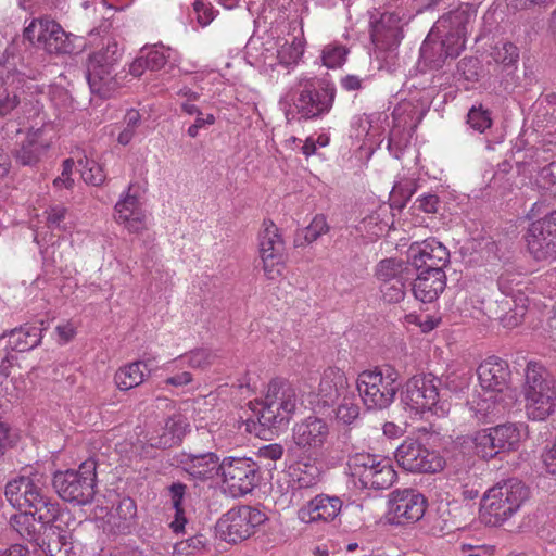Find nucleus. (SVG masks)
Masks as SVG:
<instances>
[{
  "instance_id": "55",
  "label": "nucleus",
  "mask_w": 556,
  "mask_h": 556,
  "mask_svg": "<svg viewBox=\"0 0 556 556\" xmlns=\"http://www.w3.org/2000/svg\"><path fill=\"white\" fill-rule=\"evenodd\" d=\"M380 291L383 299L389 303H397L404 299V285L402 279H395L391 282H381Z\"/></svg>"
},
{
  "instance_id": "10",
  "label": "nucleus",
  "mask_w": 556,
  "mask_h": 556,
  "mask_svg": "<svg viewBox=\"0 0 556 556\" xmlns=\"http://www.w3.org/2000/svg\"><path fill=\"white\" fill-rule=\"evenodd\" d=\"M53 486L59 496L66 502L85 505L92 501L96 486V463L88 459L78 470L58 471L53 477Z\"/></svg>"
},
{
  "instance_id": "19",
  "label": "nucleus",
  "mask_w": 556,
  "mask_h": 556,
  "mask_svg": "<svg viewBox=\"0 0 556 556\" xmlns=\"http://www.w3.org/2000/svg\"><path fill=\"white\" fill-rule=\"evenodd\" d=\"M300 87L295 106L303 117H318L331 110L336 97L332 83L317 77H305L300 80Z\"/></svg>"
},
{
  "instance_id": "62",
  "label": "nucleus",
  "mask_w": 556,
  "mask_h": 556,
  "mask_svg": "<svg viewBox=\"0 0 556 556\" xmlns=\"http://www.w3.org/2000/svg\"><path fill=\"white\" fill-rule=\"evenodd\" d=\"M185 492H186V485L182 483L177 482V483H173L169 486L170 501H172L173 508L175 510L182 509L181 503H182V500L185 496Z\"/></svg>"
},
{
  "instance_id": "57",
  "label": "nucleus",
  "mask_w": 556,
  "mask_h": 556,
  "mask_svg": "<svg viewBox=\"0 0 556 556\" xmlns=\"http://www.w3.org/2000/svg\"><path fill=\"white\" fill-rule=\"evenodd\" d=\"M536 184L543 189H552L555 187L556 192V161L549 163L539 172Z\"/></svg>"
},
{
  "instance_id": "14",
  "label": "nucleus",
  "mask_w": 556,
  "mask_h": 556,
  "mask_svg": "<svg viewBox=\"0 0 556 556\" xmlns=\"http://www.w3.org/2000/svg\"><path fill=\"white\" fill-rule=\"evenodd\" d=\"M257 251L264 276L268 280L279 279L286 268V242L279 227L265 219L257 235Z\"/></svg>"
},
{
  "instance_id": "15",
  "label": "nucleus",
  "mask_w": 556,
  "mask_h": 556,
  "mask_svg": "<svg viewBox=\"0 0 556 556\" xmlns=\"http://www.w3.org/2000/svg\"><path fill=\"white\" fill-rule=\"evenodd\" d=\"M394 458L402 469L412 473H437L446 466V460L439 451L431 450L413 438L405 439L396 447Z\"/></svg>"
},
{
  "instance_id": "17",
  "label": "nucleus",
  "mask_w": 556,
  "mask_h": 556,
  "mask_svg": "<svg viewBox=\"0 0 556 556\" xmlns=\"http://www.w3.org/2000/svg\"><path fill=\"white\" fill-rule=\"evenodd\" d=\"M428 507L427 497L416 489H396L388 496L386 521L392 526H409L419 521Z\"/></svg>"
},
{
  "instance_id": "45",
  "label": "nucleus",
  "mask_w": 556,
  "mask_h": 556,
  "mask_svg": "<svg viewBox=\"0 0 556 556\" xmlns=\"http://www.w3.org/2000/svg\"><path fill=\"white\" fill-rule=\"evenodd\" d=\"M346 55L348 49L343 45L331 42L323 48L320 59L324 66L334 70L345 63Z\"/></svg>"
},
{
  "instance_id": "41",
  "label": "nucleus",
  "mask_w": 556,
  "mask_h": 556,
  "mask_svg": "<svg viewBox=\"0 0 556 556\" xmlns=\"http://www.w3.org/2000/svg\"><path fill=\"white\" fill-rule=\"evenodd\" d=\"M188 428L189 424L184 416L177 415L169 418L165 424L164 433L160 438L157 445L161 447H170L178 444L188 431Z\"/></svg>"
},
{
  "instance_id": "27",
  "label": "nucleus",
  "mask_w": 556,
  "mask_h": 556,
  "mask_svg": "<svg viewBox=\"0 0 556 556\" xmlns=\"http://www.w3.org/2000/svg\"><path fill=\"white\" fill-rule=\"evenodd\" d=\"M349 379L343 369L329 366L324 369L317 391L318 405L330 407L339 402L340 397L351 391Z\"/></svg>"
},
{
  "instance_id": "43",
  "label": "nucleus",
  "mask_w": 556,
  "mask_h": 556,
  "mask_svg": "<svg viewBox=\"0 0 556 556\" xmlns=\"http://www.w3.org/2000/svg\"><path fill=\"white\" fill-rule=\"evenodd\" d=\"M416 191V180L406 173L400 174L390 192L391 206L403 207Z\"/></svg>"
},
{
  "instance_id": "26",
  "label": "nucleus",
  "mask_w": 556,
  "mask_h": 556,
  "mask_svg": "<svg viewBox=\"0 0 556 556\" xmlns=\"http://www.w3.org/2000/svg\"><path fill=\"white\" fill-rule=\"evenodd\" d=\"M412 265L418 270H443L448 263L447 249L434 238H429L409 248Z\"/></svg>"
},
{
  "instance_id": "31",
  "label": "nucleus",
  "mask_w": 556,
  "mask_h": 556,
  "mask_svg": "<svg viewBox=\"0 0 556 556\" xmlns=\"http://www.w3.org/2000/svg\"><path fill=\"white\" fill-rule=\"evenodd\" d=\"M51 142L52 138L47 136L45 127L30 129L15 152L16 162L24 166L36 164L50 148Z\"/></svg>"
},
{
  "instance_id": "39",
  "label": "nucleus",
  "mask_w": 556,
  "mask_h": 556,
  "mask_svg": "<svg viewBox=\"0 0 556 556\" xmlns=\"http://www.w3.org/2000/svg\"><path fill=\"white\" fill-rule=\"evenodd\" d=\"M256 40H251L247 46V53L253 59V64L257 67L274 68L279 64L278 54L276 50V41L267 40L261 43V51L258 52Z\"/></svg>"
},
{
  "instance_id": "6",
  "label": "nucleus",
  "mask_w": 556,
  "mask_h": 556,
  "mask_svg": "<svg viewBox=\"0 0 556 556\" xmlns=\"http://www.w3.org/2000/svg\"><path fill=\"white\" fill-rule=\"evenodd\" d=\"M525 410L532 420H545L556 407V381L538 362H529L522 386Z\"/></svg>"
},
{
  "instance_id": "64",
  "label": "nucleus",
  "mask_w": 556,
  "mask_h": 556,
  "mask_svg": "<svg viewBox=\"0 0 556 556\" xmlns=\"http://www.w3.org/2000/svg\"><path fill=\"white\" fill-rule=\"evenodd\" d=\"M532 224H541L546 229L543 230V232L547 233L549 238L554 237V233H556V211L549 213L545 217L538 219L533 222Z\"/></svg>"
},
{
  "instance_id": "36",
  "label": "nucleus",
  "mask_w": 556,
  "mask_h": 556,
  "mask_svg": "<svg viewBox=\"0 0 556 556\" xmlns=\"http://www.w3.org/2000/svg\"><path fill=\"white\" fill-rule=\"evenodd\" d=\"M23 83V77L17 74H8L5 78H0V117L13 112L18 103V89Z\"/></svg>"
},
{
  "instance_id": "61",
  "label": "nucleus",
  "mask_w": 556,
  "mask_h": 556,
  "mask_svg": "<svg viewBox=\"0 0 556 556\" xmlns=\"http://www.w3.org/2000/svg\"><path fill=\"white\" fill-rule=\"evenodd\" d=\"M416 205L426 213H435L439 207V198L434 194H426L416 200Z\"/></svg>"
},
{
  "instance_id": "38",
  "label": "nucleus",
  "mask_w": 556,
  "mask_h": 556,
  "mask_svg": "<svg viewBox=\"0 0 556 556\" xmlns=\"http://www.w3.org/2000/svg\"><path fill=\"white\" fill-rule=\"evenodd\" d=\"M146 58V65L151 71H159L166 64L174 66L179 61L177 51L163 45H155L151 48H143L141 50Z\"/></svg>"
},
{
  "instance_id": "13",
  "label": "nucleus",
  "mask_w": 556,
  "mask_h": 556,
  "mask_svg": "<svg viewBox=\"0 0 556 556\" xmlns=\"http://www.w3.org/2000/svg\"><path fill=\"white\" fill-rule=\"evenodd\" d=\"M24 37L50 54H71L80 45L77 36L66 33L62 26L48 17L34 18L24 29Z\"/></svg>"
},
{
  "instance_id": "16",
  "label": "nucleus",
  "mask_w": 556,
  "mask_h": 556,
  "mask_svg": "<svg viewBox=\"0 0 556 556\" xmlns=\"http://www.w3.org/2000/svg\"><path fill=\"white\" fill-rule=\"evenodd\" d=\"M265 514L250 506L232 508L224 514L215 526L216 536L228 543H239L250 538L256 527L264 523Z\"/></svg>"
},
{
  "instance_id": "52",
  "label": "nucleus",
  "mask_w": 556,
  "mask_h": 556,
  "mask_svg": "<svg viewBox=\"0 0 556 556\" xmlns=\"http://www.w3.org/2000/svg\"><path fill=\"white\" fill-rule=\"evenodd\" d=\"M468 125L478 132H484L492 125L490 113L482 106H472L467 115Z\"/></svg>"
},
{
  "instance_id": "20",
  "label": "nucleus",
  "mask_w": 556,
  "mask_h": 556,
  "mask_svg": "<svg viewBox=\"0 0 556 556\" xmlns=\"http://www.w3.org/2000/svg\"><path fill=\"white\" fill-rule=\"evenodd\" d=\"M223 483L233 497L250 493L257 484L258 466L247 457H225L218 466Z\"/></svg>"
},
{
  "instance_id": "11",
  "label": "nucleus",
  "mask_w": 556,
  "mask_h": 556,
  "mask_svg": "<svg viewBox=\"0 0 556 556\" xmlns=\"http://www.w3.org/2000/svg\"><path fill=\"white\" fill-rule=\"evenodd\" d=\"M122 52L115 40L109 39L104 49L89 56L87 63V80L92 93L109 98L118 88L113 72Z\"/></svg>"
},
{
  "instance_id": "24",
  "label": "nucleus",
  "mask_w": 556,
  "mask_h": 556,
  "mask_svg": "<svg viewBox=\"0 0 556 556\" xmlns=\"http://www.w3.org/2000/svg\"><path fill=\"white\" fill-rule=\"evenodd\" d=\"M342 506L340 497L318 494L298 509L296 518L305 525L330 523L339 517Z\"/></svg>"
},
{
  "instance_id": "54",
  "label": "nucleus",
  "mask_w": 556,
  "mask_h": 556,
  "mask_svg": "<svg viewBox=\"0 0 556 556\" xmlns=\"http://www.w3.org/2000/svg\"><path fill=\"white\" fill-rule=\"evenodd\" d=\"M125 119L126 125L117 136V141L122 146H127L132 140L140 123V114L135 110H130L127 112Z\"/></svg>"
},
{
  "instance_id": "25",
  "label": "nucleus",
  "mask_w": 556,
  "mask_h": 556,
  "mask_svg": "<svg viewBox=\"0 0 556 556\" xmlns=\"http://www.w3.org/2000/svg\"><path fill=\"white\" fill-rule=\"evenodd\" d=\"M388 126V116L383 113L363 114L354 118L351 136L361 142V149L372 153L382 142Z\"/></svg>"
},
{
  "instance_id": "59",
  "label": "nucleus",
  "mask_w": 556,
  "mask_h": 556,
  "mask_svg": "<svg viewBox=\"0 0 556 556\" xmlns=\"http://www.w3.org/2000/svg\"><path fill=\"white\" fill-rule=\"evenodd\" d=\"M74 168V161L71 159H67L63 162V170L61 176L56 177L53 180V185L58 189H70L72 188L74 180L72 179L71 175Z\"/></svg>"
},
{
  "instance_id": "30",
  "label": "nucleus",
  "mask_w": 556,
  "mask_h": 556,
  "mask_svg": "<svg viewBox=\"0 0 556 556\" xmlns=\"http://www.w3.org/2000/svg\"><path fill=\"white\" fill-rule=\"evenodd\" d=\"M402 39L400 20L393 13H383L371 25V40L378 50H393Z\"/></svg>"
},
{
  "instance_id": "33",
  "label": "nucleus",
  "mask_w": 556,
  "mask_h": 556,
  "mask_svg": "<svg viewBox=\"0 0 556 556\" xmlns=\"http://www.w3.org/2000/svg\"><path fill=\"white\" fill-rule=\"evenodd\" d=\"M439 34L438 30L432 28L420 48V59L430 68H439L447 58H455L446 53L447 42L445 36L443 40L437 41ZM448 43H452V40H448Z\"/></svg>"
},
{
  "instance_id": "53",
  "label": "nucleus",
  "mask_w": 556,
  "mask_h": 556,
  "mask_svg": "<svg viewBox=\"0 0 556 556\" xmlns=\"http://www.w3.org/2000/svg\"><path fill=\"white\" fill-rule=\"evenodd\" d=\"M47 226L50 229L67 231L70 228L64 224L67 215V208L63 205H51L46 211Z\"/></svg>"
},
{
  "instance_id": "4",
  "label": "nucleus",
  "mask_w": 556,
  "mask_h": 556,
  "mask_svg": "<svg viewBox=\"0 0 556 556\" xmlns=\"http://www.w3.org/2000/svg\"><path fill=\"white\" fill-rule=\"evenodd\" d=\"M441 381L432 374H417L410 377L401 391L403 408L413 419H422L426 414L443 417L451 404L441 395Z\"/></svg>"
},
{
  "instance_id": "2",
  "label": "nucleus",
  "mask_w": 556,
  "mask_h": 556,
  "mask_svg": "<svg viewBox=\"0 0 556 556\" xmlns=\"http://www.w3.org/2000/svg\"><path fill=\"white\" fill-rule=\"evenodd\" d=\"M477 375L481 392L469 405L473 416L484 420L504 412L508 405L506 399H513L509 365L497 356H490L479 365Z\"/></svg>"
},
{
  "instance_id": "8",
  "label": "nucleus",
  "mask_w": 556,
  "mask_h": 556,
  "mask_svg": "<svg viewBox=\"0 0 556 556\" xmlns=\"http://www.w3.org/2000/svg\"><path fill=\"white\" fill-rule=\"evenodd\" d=\"M401 375L390 365L375 366L361 371L356 379L358 394L368 409H386L395 400Z\"/></svg>"
},
{
  "instance_id": "63",
  "label": "nucleus",
  "mask_w": 556,
  "mask_h": 556,
  "mask_svg": "<svg viewBox=\"0 0 556 556\" xmlns=\"http://www.w3.org/2000/svg\"><path fill=\"white\" fill-rule=\"evenodd\" d=\"M117 513L125 520L132 519L137 514L135 502L129 497L122 498L117 506Z\"/></svg>"
},
{
  "instance_id": "29",
  "label": "nucleus",
  "mask_w": 556,
  "mask_h": 556,
  "mask_svg": "<svg viewBox=\"0 0 556 556\" xmlns=\"http://www.w3.org/2000/svg\"><path fill=\"white\" fill-rule=\"evenodd\" d=\"M8 501L12 506L23 511L11 518V526L21 535V538L29 542H34L37 545L40 539L46 534V530L49 528L51 522H43L40 520L38 514L35 513V507L18 506L10 498H8Z\"/></svg>"
},
{
  "instance_id": "48",
  "label": "nucleus",
  "mask_w": 556,
  "mask_h": 556,
  "mask_svg": "<svg viewBox=\"0 0 556 556\" xmlns=\"http://www.w3.org/2000/svg\"><path fill=\"white\" fill-rule=\"evenodd\" d=\"M403 264L394 258L382 260L376 267V277L380 282H391L401 278Z\"/></svg>"
},
{
  "instance_id": "21",
  "label": "nucleus",
  "mask_w": 556,
  "mask_h": 556,
  "mask_svg": "<svg viewBox=\"0 0 556 556\" xmlns=\"http://www.w3.org/2000/svg\"><path fill=\"white\" fill-rule=\"evenodd\" d=\"M42 328L24 325L0 336V374L8 377L17 359L13 352L23 353L37 348L42 340Z\"/></svg>"
},
{
  "instance_id": "58",
  "label": "nucleus",
  "mask_w": 556,
  "mask_h": 556,
  "mask_svg": "<svg viewBox=\"0 0 556 556\" xmlns=\"http://www.w3.org/2000/svg\"><path fill=\"white\" fill-rule=\"evenodd\" d=\"M77 326L74 321L67 320L59 324L55 327L56 341L59 344L64 345L72 341L76 336Z\"/></svg>"
},
{
  "instance_id": "42",
  "label": "nucleus",
  "mask_w": 556,
  "mask_h": 556,
  "mask_svg": "<svg viewBox=\"0 0 556 556\" xmlns=\"http://www.w3.org/2000/svg\"><path fill=\"white\" fill-rule=\"evenodd\" d=\"M336 404L337 408L334 413L336 419L339 424L350 426L358 419L361 407L353 390L340 397L339 402Z\"/></svg>"
},
{
  "instance_id": "34",
  "label": "nucleus",
  "mask_w": 556,
  "mask_h": 556,
  "mask_svg": "<svg viewBox=\"0 0 556 556\" xmlns=\"http://www.w3.org/2000/svg\"><path fill=\"white\" fill-rule=\"evenodd\" d=\"M148 363L146 361H135L121 366L114 375V383L121 391L131 390L147 378Z\"/></svg>"
},
{
  "instance_id": "46",
  "label": "nucleus",
  "mask_w": 556,
  "mask_h": 556,
  "mask_svg": "<svg viewBox=\"0 0 556 556\" xmlns=\"http://www.w3.org/2000/svg\"><path fill=\"white\" fill-rule=\"evenodd\" d=\"M388 224L380 218V214L372 212L358 223L356 229L367 239L375 240L384 232Z\"/></svg>"
},
{
  "instance_id": "7",
  "label": "nucleus",
  "mask_w": 556,
  "mask_h": 556,
  "mask_svg": "<svg viewBox=\"0 0 556 556\" xmlns=\"http://www.w3.org/2000/svg\"><path fill=\"white\" fill-rule=\"evenodd\" d=\"M528 498V489L517 480L509 479L490 488L480 504V519L490 527H498L510 519Z\"/></svg>"
},
{
  "instance_id": "60",
  "label": "nucleus",
  "mask_w": 556,
  "mask_h": 556,
  "mask_svg": "<svg viewBox=\"0 0 556 556\" xmlns=\"http://www.w3.org/2000/svg\"><path fill=\"white\" fill-rule=\"evenodd\" d=\"M214 123L215 116L213 114H207L206 116H204L202 113H199V116H197L195 122L187 129V134L191 138H195L199 135V130L201 128L211 126Z\"/></svg>"
},
{
  "instance_id": "22",
  "label": "nucleus",
  "mask_w": 556,
  "mask_h": 556,
  "mask_svg": "<svg viewBox=\"0 0 556 556\" xmlns=\"http://www.w3.org/2000/svg\"><path fill=\"white\" fill-rule=\"evenodd\" d=\"M476 17V9L469 3L460 4L456 10L448 12L438 20L432 27L438 33H444L447 43L446 53L452 56H458L465 48L468 26Z\"/></svg>"
},
{
  "instance_id": "23",
  "label": "nucleus",
  "mask_w": 556,
  "mask_h": 556,
  "mask_svg": "<svg viewBox=\"0 0 556 556\" xmlns=\"http://www.w3.org/2000/svg\"><path fill=\"white\" fill-rule=\"evenodd\" d=\"M114 219L129 233H142L148 229L149 215L138 197L131 193V186L124 192L114 206Z\"/></svg>"
},
{
  "instance_id": "56",
  "label": "nucleus",
  "mask_w": 556,
  "mask_h": 556,
  "mask_svg": "<svg viewBox=\"0 0 556 556\" xmlns=\"http://www.w3.org/2000/svg\"><path fill=\"white\" fill-rule=\"evenodd\" d=\"M193 10L200 25H208L215 17V11L207 0H195Z\"/></svg>"
},
{
  "instance_id": "28",
  "label": "nucleus",
  "mask_w": 556,
  "mask_h": 556,
  "mask_svg": "<svg viewBox=\"0 0 556 556\" xmlns=\"http://www.w3.org/2000/svg\"><path fill=\"white\" fill-rule=\"evenodd\" d=\"M288 457L290 459L289 477L299 488H312L319 482L321 471L318 460L323 456L299 453L288 454Z\"/></svg>"
},
{
  "instance_id": "49",
  "label": "nucleus",
  "mask_w": 556,
  "mask_h": 556,
  "mask_svg": "<svg viewBox=\"0 0 556 556\" xmlns=\"http://www.w3.org/2000/svg\"><path fill=\"white\" fill-rule=\"evenodd\" d=\"M471 374L466 368L450 369L444 376V386L452 392L463 391L468 388Z\"/></svg>"
},
{
  "instance_id": "51",
  "label": "nucleus",
  "mask_w": 556,
  "mask_h": 556,
  "mask_svg": "<svg viewBox=\"0 0 556 556\" xmlns=\"http://www.w3.org/2000/svg\"><path fill=\"white\" fill-rule=\"evenodd\" d=\"M329 231V225L327 218L323 214L314 216L307 227L303 229V237L306 243H313L323 235Z\"/></svg>"
},
{
  "instance_id": "32",
  "label": "nucleus",
  "mask_w": 556,
  "mask_h": 556,
  "mask_svg": "<svg viewBox=\"0 0 556 556\" xmlns=\"http://www.w3.org/2000/svg\"><path fill=\"white\" fill-rule=\"evenodd\" d=\"M445 286L446 281L443 270L422 269L414 281L413 292L417 300L424 303H431L443 292Z\"/></svg>"
},
{
  "instance_id": "47",
  "label": "nucleus",
  "mask_w": 556,
  "mask_h": 556,
  "mask_svg": "<svg viewBox=\"0 0 556 556\" xmlns=\"http://www.w3.org/2000/svg\"><path fill=\"white\" fill-rule=\"evenodd\" d=\"M81 178L85 182L100 186L105 180L103 168L94 160L86 157L79 161Z\"/></svg>"
},
{
  "instance_id": "37",
  "label": "nucleus",
  "mask_w": 556,
  "mask_h": 556,
  "mask_svg": "<svg viewBox=\"0 0 556 556\" xmlns=\"http://www.w3.org/2000/svg\"><path fill=\"white\" fill-rule=\"evenodd\" d=\"M214 354L207 349H197L182 354L165 365L166 370L184 369H204L213 363Z\"/></svg>"
},
{
  "instance_id": "35",
  "label": "nucleus",
  "mask_w": 556,
  "mask_h": 556,
  "mask_svg": "<svg viewBox=\"0 0 556 556\" xmlns=\"http://www.w3.org/2000/svg\"><path fill=\"white\" fill-rule=\"evenodd\" d=\"M181 464L186 472L200 480L212 477L219 466L218 457L214 453L187 455Z\"/></svg>"
},
{
  "instance_id": "5",
  "label": "nucleus",
  "mask_w": 556,
  "mask_h": 556,
  "mask_svg": "<svg viewBox=\"0 0 556 556\" xmlns=\"http://www.w3.org/2000/svg\"><path fill=\"white\" fill-rule=\"evenodd\" d=\"M527 437V425L507 422L458 438L456 443L462 444L468 453L490 459L502 452L517 451Z\"/></svg>"
},
{
  "instance_id": "40",
  "label": "nucleus",
  "mask_w": 556,
  "mask_h": 556,
  "mask_svg": "<svg viewBox=\"0 0 556 556\" xmlns=\"http://www.w3.org/2000/svg\"><path fill=\"white\" fill-rule=\"evenodd\" d=\"M305 40L303 37H292L291 40L285 39L276 41V50L279 64L289 66L296 64L304 53Z\"/></svg>"
},
{
  "instance_id": "18",
  "label": "nucleus",
  "mask_w": 556,
  "mask_h": 556,
  "mask_svg": "<svg viewBox=\"0 0 556 556\" xmlns=\"http://www.w3.org/2000/svg\"><path fill=\"white\" fill-rule=\"evenodd\" d=\"M427 103L418 100H402L393 110V127L390 131L388 149L399 159L407 146L412 131L422 119Z\"/></svg>"
},
{
  "instance_id": "50",
  "label": "nucleus",
  "mask_w": 556,
  "mask_h": 556,
  "mask_svg": "<svg viewBox=\"0 0 556 556\" xmlns=\"http://www.w3.org/2000/svg\"><path fill=\"white\" fill-rule=\"evenodd\" d=\"M492 56L496 63L509 66L518 61L519 52L514 43L503 41L494 47Z\"/></svg>"
},
{
  "instance_id": "3",
  "label": "nucleus",
  "mask_w": 556,
  "mask_h": 556,
  "mask_svg": "<svg viewBox=\"0 0 556 556\" xmlns=\"http://www.w3.org/2000/svg\"><path fill=\"white\" fill-rule=\"evenodd\" d=\"M299 390L289 381L273 379L262 399L249 402V408L258 424L267 429H283L301 405Z\"/></svg>"
},
{
  "instance_id": "44",
  "label": "nucleus",
  "mask_w": 556,
  "mask_h": 556,
  "mask_svg": "<svg viewBox=\"0 0 556 556\" xmlns=\"http://www.w3.org/2000/svg\"><path fill=\"white\" fill-rule=\"evenodd\" d=\"M206 549L207 540L200 534L176 543L173 556H203Z\"/></svg>"
},
{
  "instance_id": "9",
  "label": "nucleus",
  "mask_w": 556,
  "mask_h": 556,
  "mask_svg": "<svg viewBox=\"0 0 556 556\" xmlns=\"http://www.w3.org/2000/svg\"><path fill=\"white\" fill-rule=\"evenodd\" d=\"M352 482L359 490H384L397 478L391 460L382 455L356 453L348 462Z\"/></svg>"
},
{
  "instance_id": "12",
  "label": "nucleus",
  "mask_w": 556,
  "mask_h": 556,
  "mask_svg": "<svg viewBox=\"0 0 556 556\" xmlns=\"http://www.w3.org/2000/svg\"><path fill=\"white\" fill-rule=\"evenodd\" d=\"M330 435L331 427L326 419L307 416L293 425L287 444V453L324 456Z\"/></svg>"
},
{
  "instance_id": "1",
  "label": "nucleus",
  "mask_w": 556,
  "mask_h": 556,
  "mask_svg": "<svg viewBox=\"0 0 556 556\" xmlns=\"http://www.w3.org/2000/svg\"><path fill=\"white\" fill-rule=\"evenodd\" d=\"M46 482L38 471L22 475L8 482L5 496L18 506L35 507L40 520L51 522L37 544L45 556H78V543L73 538L76 520L45 494Z\"/></svg>"
}]
</instances>
